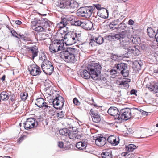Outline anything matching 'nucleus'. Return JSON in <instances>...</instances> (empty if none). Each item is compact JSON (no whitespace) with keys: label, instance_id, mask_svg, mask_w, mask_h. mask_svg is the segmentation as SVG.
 <instances>
[{"label":"nucleus","instance_id":"25","mask_svg":"<svg viewBox=\"0 0 158 158\" xmlns=\"http://www.w3.org/2000/svg\"><path fill=\"white\" fill-rule=\"evenodd\" d=\"M101 155L102 158H112V151L109 149L104 152H103Z\"/></svg>","mask_w":158,"mask_h":158},{"label":"nucleus","instance_id":"17","mask_svg":"<svg viewBox=\"0 0 158 158\" xmlns=\"http://www.w3.org/2000/svg\"><path fill=\"white\" fill-rule=\"evenodd\" d=\"M131 82V79L129 78H123L121 81H118V84L121 85V87H124L125 89H127L129 87V83Z\"/></svg>","mask_w":158,"mask_h":158},{"label":"nucleus","instance_id":"47","mask_svg":"<svg viewBox=\"0 0 158 158\" xmlns=\"http://www.w3.org/2000/svg\"><path fill=\"white\" fill-rule=\"evenodd\" d=\"M73 102L74 104L76 105H79L80 104V102L76 98H74L73 100Z\"/></svg>","mask_w":158,"mask_h":158},{"label":"nucleus","instance_id":"58","mask_svg":"<svg viewBox=\"0 0 158 158\" xmlns=\"http://www.w3.org/2000/svg\"><path fill=\"white\" fill-rule=\"evenodd\" d=\"M94 41L92 40V39L91 40V41L89 43V44L90 45H91L92 46H93L94 45Z\"/></svg>","mask_w":158,"mask_h":158},{"label":"nucleus","instance_id":"27","mask_svg":"<svg viewBox=\"0 0 158 158\" xmlns=\"http://www.w3.org/2000/svg\"><path fill=\"white\" fill-rule=\"evenodd\" d=\"M81 76L84 79H87L91 77V75L88 70H84L81 73Z\"/></svg>","mask_w":158,"mask_h":158},{"label":"nucleus","instance_id":"8","mask_svg":"<svg viewBox=\"0 0 158 158\" xmlns=\"http://www.w3.org/2000/svg\"><path fill=\"white\" fill-rule=\"evenodd\" d=\"M39 24L40 25L35 28V31L38 32H45L47 28L49 27L51 22L47 19H42L40 21Z\"/></svg>","mask_w":158,"mask_h":158},{"label":"nucleus","instance_id":"32","mask_svg":"<svg viewBox=\"0 0 158 158\" xmlns=\"http://www.w3.org/2000/svg\"><path fill=\"white\" fill-rule=\"evenodd\" d=\"M148 35L150 38H153L154 37L156 33L154 30L151 27H148L147 29Z\"/></svg>","mask_w":158,"mask_h":158},{"label":"nucleus","instance_id":"41","mask_svg":"<svg viewBox=\"0 0 158 158\" xmlns=\"http://www.w3.org/2000/svg\"><path fill=\"white\" fill-rule=\"evenodd\" d=\"M82 22L81 21L79 20H74L72 22V24L76 26H82Z\"/></svg>","mask_w":158,"mask_h":158},{"label":"nucleus","instance_id":"20","mask_svg":"<svg viewBox=\"0 0 158 158\" xmlns=\"http://www.w3.org/2000/svg\"><path fill=\"white\" fill-rule=\"evenodd\" d=\"M120 42L121 44L124 47L127 48L130 46L129 38L124 35H123V37L120 38Z\"/></svg>","mask_w":158,"mask_h":158},{"label":"nucleus","instance_id":"64","mask_svg":"<svg viewBox=\"0 0 158 158\" xmlns=\"http://www.w3.org/2000/svg\"><path fill=\"white\" fill-rule=\"evenodd\" d=\"M136 63H137V64H138L140 66H141V64H139V62H136Z\"/></svg>","mask_w":158,"mask_h":158},{"label":"nucleus","instance_id":"15","mask_svg":"<svg viewBox=\"0 0 158 158\" xmlns=\"http://www.w3.org/2000/svg\"><path fill=\"white\" fill-rule=\"evenodd\" d=\"M29 71L31 74L33 76L39 75L41 72L40 67L35 65L31 66L29 68Z\"/></svg>","mask_w":158,"mask_h":158},{"label":"nucleus","instance_id":"52","mask_svg":"<svg viewBox=\"0 0 158 158\" xmlns=\"http://www.w3.org/2000/svg\"><path fill=\"white\" fill-rule=\"evenodd\" d=\"M11 101L12 102H13L15 101V96L14 94L10 95V99Z\"/></svg>","mask_w":158,"mask_h":158},{"label":"nucleus","instance_id":"19","mask_svg":"<svg viewBox=\"0 0 158 158\" xmlns=\"http://www.w3.org/2000/svg\"><path fill=\"white\" fill-rule=\"evenodd\" d=\"M108 113L111 116H113L117 118L120 112H119L118 109L114 107H110L108 110Z\"/></svg>","mask_w":158,"mask_h":158},{"label":"nucleus","instance_id":"48","mask_svg":"<svg viewBox=\"0 0 158 158\" xmlns=\"http://www.w3.org/2000/svg\"><path fill=\"white\" fill-rule=\"evenodd\" d=\"M67 22L71 21L73 19V16L71 15H69L65 16Z\"/></svg>","mask_w":158,"mask_h":158},{"label":"nucleus","instance_id":"44","mask_svg":"<svg viewBox=\"0 0 158 158\" xmlns=\"http://www.w3.org/2000/svg\"><path fill=\"white\" fill-rule=\"evenodd\" d=\"M28 96L27 94V93L24 92L21 94V98L22 100H25L27 98Z\"/></svg>","mask_w":158,"mask_h":158},{"label":"nucleus","instance_id":"54","mask_svg":"<svg viewBox=\"0 0 158 158\" xmlns=\"http://www.w3.org/2000/svg\"><path fill=\"white\" fill-rule=\"evenodd\" d=\"M95 7L98 10H100L101 8V6L99 4H96L94 5Z\"/></svg>","mask_w":158,"mask_h":158},{"label":"nucleus","instance_id":"24","mask_svg":"<svg viewBox=\"0 0 158 158\" xmlns=\"http://www.w3.org/2000/svg\"><path fill=\"white\" fill-rule=\"evenodd\" d=\"M127 48L129 52L132 53L135 55H138L139 54V51L136 46H130V45Z\"/></svg>","mask_w":158,"mask_h":158},{"label":"nucleus","instance_id":"10","mask_svg":"<svg viewBox=\"0 0 158 158\" xmlns=\"http://www.w3.org/2000/svg\"><path fill=\"white\" fill-rule=\"evenodd\" d=\"M52 101L53 105L54 107L57 109H61L63 106L64 104V98L61 96L58 95Z\"/></svg>","mask_w":158,"mask_h":158},{"label":"nucleus","instance_id":"63","mask_svg":"<svg viewBox=\"0 0 158 158\" xmlns=\"http://www.w3.org/2000/svg\"><path fill=\"white\" fill-rule=\"evenodd\" d=\"M154 72L155 73H158V68L157 69L154 70Z\"/></svg>","mask_w":158,"mask_h":158},{"label":"nucleus","instance_id":"6","mask_svg":"<svg viewBox=\"0 0 158 158\" xmlns=\"http://www.w3.org/2000/svg\"><path fill=\"white\" fill-rule=\"evenodd\" d=\"M64 41L63 40H55L52 42L49 46V50L51 52L55 53L64 50Z\"/></svg>","mask_w":158,"mask_h":158},{"label":"nucleus","instance_id":"62","mask_svg":"<svg viewBox=\"0 0 158 158\" xmlns=\"http://www.w3.org/2000/svg\"><path fill=\"white\" fill-rule=\"evenodd\" d=\"M107 37L109 39H113V35H109L107 36Z\"/></svg>","mask_w":158,"mask_h":158},{"label":"nucleus","instance_id":"49","mask_svg":"<svg viewBox=\"0 0 158 158\" xmlns=\"http://www.w3.org/2000/svg\"><path fill=\"white\" fill-rule=\"evenodd\" d=\"M57 116L60 118H62L64 117V114L63 111H61L57 113Z\"/></svg>","mask_w":158,"mask_h":158},{"label":"nucleus","instance_id":"42","mask_svg":"<svg viewBox=\"0 0 158 158\" xmlns=\"http://www.w3.org/2000/svg\"><path fill=\"white\" fill-rule=\"evenodd\" d=\"M123 33L120 34H115L114 35H113V39L116 40H120V38L123 37Z\"/></svg>","mask_w":158,"mask_h":158},{"label":"nucleus","instance_id":"2","mask_svg":"<svg viewBox=\"0 0 158 158\" xmlns=\"http://www.w3.org/2000/svg\"><path fill=\"white\" fill-rule=\"evenodd\" d=\"M134 108L132 109L131 110L128 108L122 109L118 115V116L117 118L115 117L116 122L120 123L122 122V119L127 120L131 117L135 118H139L135 116V113L133 112Z\"/></svg>","mask_w":158,"mask_h":158},{"label":"nucleus","instance_id":"22","mask_svg":"<svg viewBox=\"0 0 158 158\" xmlns=\"http://www.w3.org/2000/svg\"><path fill=\"white\" fill-rule=\"evenodd\" d=\"M68 136L69 139H80L81 136L77 134L76 131H69Z\"/></svg>","mask_w":158,"mask_h":158},{"label":"nucleus","instance_id":"45","mask_svg":"<svg viewBox=\"0 0 158 158\" xmlns=\"http://www.w3.org/2000/svg\"><path fill=\"white\" fill-rule=\"evenodd\" d=\"M61 19L62 20V21L63 23L62 25L63 26H66L68 22L65 16L62 17L61 18Z\"/></svg>","mask_w":158,"mask_h":158},{"label":"nucleus","instance_id":"50","mask_svg":"<svg viewBox=\"0 0 158 158\" xmlns=\"http://www.w3.org/2000/svg\"><path fill=\"white\" fill-rule=\"evenodd\" d=\"M63 22L62 21V20H61V21L60 23L58 24L57 26L60 28H63L65 26H63Z\"/></svg>","mask_w":158,"mask_h":158},{"label":"nucleus","instance_id":"55","mask_svg":"<svg viewBox=\"0 0 158 158\" xmlns=\"http://www.w3.org/2000/svg\"><path fill=\"white\" fill-rule=\"evenodd\" d=\"M134 23V21L132 19H130L129 20L128 22V24L130 25H132Z\"/></svg>","mask_w":158,"mask_h":158},{"label":"nucleus","instance_id":"40","mask_svg":"<svg viewBox=\"0 0 158 158\" xmlns=\"http://www.w3.org/2000/svg\"><path fill=\"white\" fill-rule=\"evenodd\" d=\"M136 148V147L133 144H131L127 146V151L129 152H132Z\"/></svg>","mask_w":158,"mask_h":158},{"label":"nucleus","instance_id":"35","mask_svg":"<svg viewBox=\"0 0 158 158\" xmlns=\"http://www.w3.org/2000/svg\"><path fill=\"white\" fill-rule=\"evenodd\" d=\"M148 88L151 91H153L154 93L158 92V85L157 83H155L153 85L148 87Z\"/></svg>","mask_w":158,"mask_h":158},{"label":"nucleus","instance_id":"36","mask_svg":"<svg viewBox=\"0 0 158 158\" xmlns=\"http://www.w3.org/2000/svg\"><path fill=\"white\" fill-rule=\"evenodd\" d=\"M126 28V27L123 24H120L117 27H115L114 29H117L119 31L123 32V30Z\"/></svg>","mask_w":158,"mask_h":158},{"label":"nucleus","instance_id":"37","mask_svg":"<svg viewBox=\"0 0 158 158\" xmlns=\"http://www.w3.org/2000/svg\"><path fill=\"white\" fill-rule=\"evenodd\" d=\"M123 58L122 55H114L111 56V58L115 61H120L123 59Z\"/></svg>","mask_w":158,"mask_h":158},{"label":"nucleus","instance_id":"4","mask_svg":"<svg viewBox=\"0 0 158 158\" xmlns=\"http://www.w3.org/2000/svg\"><path fill=\"white\" fill-rule=\"evenodd\" d=\"M81 39V34L73 32L66 33L63 40L67 45H70L79 41Z\"/></svg>","mask_w":158,"mask_h":158},{"label":"nucleus","instance_id":"14","mask_svg":"<svg viewBox=\"0 0 158 158\" xmlns=\"http://www.w3.org/2000/svg\"><path fill=\"white\" fill-rule=\"evenodd\" d=\"M35 105L39 108L44 107V109H49L50 106L48 105V103L45 102L44 100L42 98L36 99L35 102Z\"/></svg>","mask_w":158,"mask_h":158},{"label":"nucleus","instance_id":"12","mask_svg":"<svg viewBox=\"0 0 158 158\" xmlns=\"http://www.w3.org/2000/svg\"><path fill=\"white\" fill-rule=\"evenodd\" d=\"M21 51H25L26 54L27 55L31 54L33 59L38 55V48L35 45L31 47H27L25 48H23L21 49Z\"/></svg>","mask_w":158,"mask_h":158},{"label":"nucleus","instance_id":"1","mask_svg":"<svg viewBox=\"0 0 158 158\" xmlns=\"http://www.w3.org/2000/svg\"><path fill=\"white\" fill-rule=\"evenodd\" d=\"M56 6L58 7L65 9L68 12L72 13L77 9L79 5L73 0H63L58 1L56 3Z\"/></svg>","mask_w":158,"mask_h":158},{"label":"nucleus","instance_id":"5","mask_svg":"<svg viewBox=\"0 0 158 158\" xmlns=\"http://www.w3.org/2000/svg\"><path fill=\"white\" fill-rule=\"evenodd\" d=\"M102 66L99 63H93L88 65L87 70L91 75V77L94 80H97L101 73Z\"/></svg>","mask_w":158,"mask_h":158},{"label":"nucleus","instance_id":"34","mask_svg":"<svg viewBox=\"0 0 158 158\" xmlns=\"http://www.w3.org/2000/svg\"><path fill=\"white\" fill-rule=\"evenodd\" d=\"M117 72L116 70L113 69L107 71V75L112 78H114L116 76Z\"/></svg>","mask_w":158,"mask_h":158},{"label":"nucleus","instance_id":"3","mask_svg":"<svg viewBox=\"0 0 158 158\" xmlns=\"http://www.w3.org/2000/svg\"><path fill=\"white\" fill-rule=\"evenodd\" d=\"M75 50L73 48H69L66 51L61 52L60 53V56L64 61L67 63H73L76 61L74 56Z\"/></svg>","mask_w":158,"mask_h":158},{"label":"nucleus","instance_id":"46","mask_svg":"<svg viewBox=\"0 0 158 158\" xmlns=\"http://www.w3.org/2000/svg\"><path fill=\"white\" fill-rule=\"evenodd\" d=\"M39 60L43 61H45L46 60H46V56L44 53L43 54L41 57H40Z\"/></svg>","mask_w":158,"mask_h":158},{"label":"nucleus","instance_id":"38","mask_svg":"<svg viewBox=\"0 0 158 158\" xmlns=\"http://www.w3.org/2000/svg\"><path fill=\"white\" fill-rule=\"evenodd\" d=\"M69 130L67 128H64L59 131V133L60 134L64 136H68Z\"/></svg>","mask_w":158,"mask_h":158},{"label":"nucleus","instance_id":"39","mask_svg":"<svg viewBox=\"0 0 158 158\" xmlns=\"http://www.w3.org/2000/svg\"><path fill=\"white\" fill-rule=\"evenodd\" d=\"M119 23V20L116 19L112 21L109 24V27L110 29H113L114 27Z\"/></svg>","mask_w":158,"mask_h":158},{"label":"nucleus","instance_id":"31","mask_svg":"<svg viewBox=\"0 0 158 158\" xmlns=\"http://www.w3.org/2000/svg\"><path fill=\"white\" fill-rule=\"evenodd\" d=\"M10 97L9 94L5 91L2 92L0 94L1 99L2 100H7Z\"/></svg>","mask_w":158,"mask_h":158},{"label":"nucleus","instance_id":"57","mask_svg":"<svg viewBox=\"0 0 158 158\" xmlns=\"http://www.w3.org/2000/svg\"><path fill=\"white\" fill-rule=\"evenodd\" d=\"M23 137H20L18 139V142H19V143H20L23 140Z\"/></svg>","mask_w":158,"mask_h":158},{"label":"nucleus","instance_id":"43","mask_svg":"<svg viewBox=\"0 0 158 158\" xmlns=\"http://www.w3.org/2000/svg\"><path fill=\"white\" fill-rule=\"evenodd\" d=\"M104 10H103V12L102 13H101L100 14V17L103 18H106L107 16L105 15H102V13L106 14L107 15H108V10L105 8H103Z\"/></svg>","mask_w":158,"mask_h":158},{"label":"nucleus","instance_id":"59","mask_svg":"<svg viewBox=\"0 0 158 158\" xmlns=\"http://www.w3.org/2000/svg\"><path fill=\"white\" fill-rule=\"evenodd\" d=\"M127 154V152H123L122 153L121 156H123L125 157Z\"/></svg>","mask_w":158,"mask_h":158},{"label":"nucleus","instance_id":"56","mask_svg":"<svg viewBox=\"0 0 158 158\" xmlns=\"http://www.w3.org/2000/svg\"><path fill=\"white\" fill-rule=\"evenodd\" d=\"M137 91L134 89H133L131 90L130 93L131 94L135 95L136 94V93Z\"/></svg>","mask_w":158,"mask_h":158},{"label":"nucleus","instance_id":"53","mask_svg":"<svg viewBox=\"0 0 158 158\" xmlns=\"http://www.w3.org/2000/svg\"><path fill=\"white\" fill-rule=\"evenodd\" d=\"M64 144L63 143L61 142H60L58 143V146L60 148H62L63 147Z\"/></svg>","mask_w":158,"mask_h":158},{"label":"nucleus","instance_id":"9","mask_svg":"<svg viewBox=\"0 0 158 158\" xmlns=\"http://www.w3.org/2000/svg\"><path fill=\"white\" fill-rule=\"evenodd\" d=\"M43 71L46 74L51 75L54 71V67L52 63L49 60L43 61L41 64Z\"/></svg>","mask_w":158,"mask_h":158},{"label":"nucleus","instance_id":"33","mask_svg":"<svg viewBox=\"0 0 158 158\" xmlns=\"http://www.w3.org/2000/svg\"><path fill=\"white\" fill-rule=\"evenodd\" d=\"M131 40L132 42L135 44H140L141 42L140 38L136 35H133L131 38Z\"/></svg>","mask_w":158,"mask_h":158},{"label":"nucleus","instance_id":"29","mask_svg":"<svg viewBox=\"0 0 158 158\" xmlns=\"http://www.w3.org/2000/svg\"><path fill=\"white\" fill-rule=\"evenodd\" d=\"M133 112L135 113V116L136 117H137L138 114H141L143 115L146 116H147L148 114V113L147 112H145L142 110H139L136 108H134L133 110Z\"/></svg>","mask_w":158,"mask_h":158},{"label":"nucleus","instance_id":"7","mask_svg":"<svg viewBox=\"0 0 158 158\" xmlns=\"http://www.w3.org/2000/svg\"><path fill=\"white\" fill-rule=\"evenodd\" d=\"M94 8L91 7H83L78 10L77 13V15L79 17L89 18L91 15Z\"/></svg>","mask_w":158,"mask_h":158},{"label":"nucleus","instance_id":"23","mask_svg":"<svg viewBox=\"0 0 158 158\" xmlns=\"http://www.w3.org/2000/svg\"><path fill=\"white\" fill-rule=\"evenodd\" d=\"M93 26L92 23L89 20H85L82 22V27L84 29L89 30L92 28Z\"/></svg>","mask_w":158,"mask_h":158},{"label":"nucleus","instance_id":"18","mask_svg":"<svg viewBox=\"0 0 158 158\" xmlns=\"http://www.w3.org/2000/svg\"><path fill=\"white\" fill-rule=\"evenodd\" d=\"M107 141L112 145L116 146L119 143V139L118 136L111 135L108 137Z\"/></svg>","mask_w":158,"mask_h":158},{"label":"nucleus","instance_id":"30","mask_svg":"<svg viewBox=\"0 0 158 158\" xmlns=\"http://www.w3.org/2000/svg\"><path fill=\"white\" fill-rule=\"evenodd\" d=\"M92 40L94 41L98 44L100 45L103 43L104 40L102 37L99 36L97 37H94L92 38Z\"/></svg>","mask_w":158,"mask_h":158},{"label":"nucleus","instance_id":"51","mask_svg":"<svg viewBox=\"0 0 158 158\" xmlns=\"http://www.w3.org/2000/svg\"><path fill=\"white\" fill-rule=\"evenodd\" d=\"M11 34H12L13 36H14L15 37L18 38H19V37H18L17 35V33L15 31L13 30H12L11 31Z\"/></svg>","mask_w":158,"mask_h":158},{"label":"nucleus","instance_id":"11","mask_svg":"<svg viewBox=\"0 0 158 158\" xmlns=\"http://www.w3.org/2000/svg\"><path fill=\"white\" fill-rule=\"evenodd\" d=\"M24 127L26 129L28 130L36 127L38 125L37 121L34 118H29L27 119L24 123Z\"/></svg>","mask_w":158,"mask_h":158},{"label":"nucleus","instance_id":"28","mask_svg":"<svg viewBox=\"0 0 158 158\" xmlns=\"http://www.w3.org/2000/svg\"><path fill=\"white\" fill-rule=\"evenodd\" d=\"M87 143L85 141L79 142L76 144V147L79 150L84 149L87 146Z\"/></svg>","mask_w":158,"mask_h":158},{"label":"nucleus","instance_id":"61","mask_svg":"<svg viewBox=\"0 0 158 158\" xmlns=\"http://www.w3.org/2000/svg\"><path fill=\"white\" fill-rule=\"evenodd\" d=\"M5 75H4L2 77L1 79L3 81L5 80Z\"/></svg>","mask_w":158,"mask_h":158},{"label":"nucleus","instance_id":"21","mask_svg":"<svg viewBox=\"0 0 158 158\" xmlns=\"http://www.w3.org/2000/svg\"><path fill=\"white\" fill-rule=\"evenodd\" d=\"M106 142V139L105 137H99L98 138L95 140V143L99 146H104Z\"/></svg>","mask_w":158,"mask_h":158},{"label":"nucleus","instance_id":"16","mask_svg":"<svg viewBox=\"0 0 158 158\" xmlns=\"http://www.w3.org/2000/svg\"><path fill=\"white\" fill-rule=\"evenodd\" d=\"M90 113L94 122L98 123L100 122L101 121V118L97 112L91 109L90 110Z\"/></svg>","mask_w":158,"mask_h":158},{"label":"nucleus","instance_id":"26","mask_svg":"<svg viewBox=\"0 0 158 158\" xmlns=\"http://www.w3.org/2000/svg\"><path fill=\"white\" fill-rule=\"evenodd\" d=\"M140 131H142L143 135H141L140 138H145L151 135L150 134V131L148 129L145 128H140Z\"/></svg>","mask_w":158,"mask_h":158},{"label":"nucleus","instance_id":"13","mask_svg":"<svg viewBox=\"0 0 158 158\" xmlns=\"http://www.w3.org/2000/svg\"><path fill=\"white\" fill-rule=\"evenodd\" d=\"M117 69L120 71V73L124 77L128 76L129 75V71L127 64L123 63L116 64V65Z\"/></svg>","mask_w":158,"mask_h":158},{"label":"nucleus","instance_id":"60","mask_svg":"<svg viewBox=\"0 0 158 158\" xmlns=\"http://www.w3.org/2000/svg\"><path fill=\"white\" fill-rule=\"evenodd\" d=\"M15 23L17 24L20 25L21 24L22 22L19 20H16L15 21Z\"/></svg>","mask_w":158,"mask_h":158}]
</instances>
